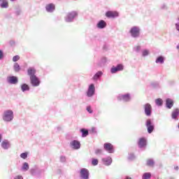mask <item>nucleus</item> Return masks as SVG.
<instances>
[{
	"mask_svg": "<svg viewBox=\"0 0 179 179\" xmlns=\"http://www.w3.org/2000/svg\"><path fill=\"white\" fill-rule=\"evenodd\" d=\"M76 16H78L77 12H71L70 13H68L66 17V22L70 23V22H72V20H73Z\"/></svg>",
	"mask_w": 179,
	"mask_h": 179,
	"instance_id": "2",
	"label": "nucleus"
},
{
	"mask_svg": "<svg viewBox=\"0 0 179 179\" xmlns=\"http://www.w3.org/2000/svg\"><path fill=\"white\" fill-rule=\"evenodd\" d=\"M179 115V109H175L172 113V118H177Z\"/></svg>",
	"mask_w": 179,
	"mask_h": 179,
	"instance_id": "25",
	"label": "nucleus"
},
{
	"mask_svg": "<svg viewBox=\"0 0 179 179\" xmlns=\"http://www.w3.org/2000/svg\"><path fill=\"white\" fill-rule=\"evenodd\" d=\"M130 32H131L132 36L136 37V36H138L140 34V29L138 27H133L130 29Z\"/></svg>",
	"mask_w": 179,
	"mask_h": 179,
	"instance_id": "9",
	"label": "nucleus"
},
{
	"mask_svg": "<svg viewBox=\"0 0 179 179\" xmlns=\"http://www.w3.org/2000/svg\"><path fill=\"white\" fill-rule=\"evenodd\" d=\"M147 145V139L145 138H140L138 140V146L140 148H144Z\"/></svg>",
	"mask_w": 179,
	"mask_h": 179,
	"instance_id": "14",
	"label": "nucleus"
},
{
	"mask_svg": "<svg viewBox=\"0 0 179 179\" xmlns=\"http://www.w3.org/2000/svg\"><path fill=\"white\" fill-rule=\"evenodd\" d=\"M178 128H179V123H178Z\"/></svg>",
	"mask_w": 179,
	"mask_h": 179,
	"instance_id": "47",
	"label": "nucleus"
},
{
	"mask_svg": "<svg viewBox=\"0 0 179 179\" xmlns=\"http://www.w3.org/2000/svg\"><path fill=\"white\" fill-rule=\"evenodd\" d=\"M1 146L4 149H8L10 146V143L8 142V141H3V142H1Z\"/></svg>",
	"mask_w": 179,
	"mask_h": 179,
	"instance_id": "21",
	"label": "nucleus"
},
{
	"mask_svg": "<svg viewBox=\"0 0 179 179\" xmlns=\"http://www.w3.org/2000/svg\"><path fill=\"white\" fill-rule=\"evenodd\" d=\"M40 84H41V80L36 76V74H34V76L32 77V85L34 87H38Z\"/></svg>",
	"mask_w": 179,
	"mask_h": 179,
	"instance_id": "10",
	"label": "nucleus"
},
{
	"mask_svg": "<svg viewBox=\"0 0 179 179\" xmlns=\"http://www.w3.org/2000/svg\"><path fill=\"white\" fill-rule=\"evenodd\" d=\"M124 67L122 64H117L116 67H112L110 72L113 73H117V71H121L123 70Z\"/></svg>",
	"mask_w": 179,
	"mask_h": 179,
	"instance_id": "12",
	"label": "nucleus"
},
{
	"mask_svg": "<svg viewBox=\"0 0 179 179\" xmlns=\"http://www.w3.org/2000/svg\"><path fill=\"white\" fill-rule=\"evenodd\" d=\"M106 17H117L119 16L118 12L109 10L106 13Z\"/></svg>",
	"mask_w": 179,
	"mask_h": 179,
	"instance_id": "11",
	"label": "nucleus"
},
{
	"mask_svg": "<svg viewBox=\"0 0 179 179\" xmlns=\"http://www.w3.org/2000/svg\"><path fill=\"white\" fill-rule=\"evenodd\" d=\"M103 148L109 153H113L114 152V148H113V145H112V143H104Z\"/></svg>",
	"mask_w": 179,
	"mask_h": 179,
	"instance_id": "7",
	"label": "nucleus"
},
{
	"mask_svg": "<svg viewBox=\"0 0 179 179\" xmlns=\"http://www.w3.org/2000/svg\"><path fill=\"white\" fill-rule=\"evenodd\" d=\"M14 69H15V71H20V64H18V63H15Z\"/></svg>",
	"mask_w": 179,
	"mask_h": 179,
	"instance_id": "30",
	"label": "nucleus"
},
{
	"mask_svg": "<svg viewBox=\"0 0 179 179\" xmlns=\"http://www.w3.org/2000/svg\"><path fill=\"white\" fill-rule=\"evenodd\" d=\"M140 49H141V46L140 45L136 46V50H140Z\"/></svg>",
	"mask_w": 179,
	"mask_h": 179,
	"instance_id": "41",
	"label": "nucleus"
},
{
	"mask_svg": "<svg viewBox=\"0 0 179 179\" xmlns=\"http://www.w3.org/2000/svg\"><path fill=\"white\" fill-rule=\"evenodd\" d=\"M144 109L146 116H151L152 108L150 103H145V105H144Z\"/></svg>",
	"mask_w": 179,
	"mask_h": 179,
	"instance_id": "4",
	"label": "nucleus"
},
{
	"mask_svg": "<svg viewBox=\"0 0 179 179\" xmlns=\"http://www.w3.org/2000/svg\"><path fill=\"white\" fill-rule=\"evenodd\" d=\"M14 179H23V177L22 176H17Z\"/></svg>",
	"mask_w": 179,
	"mask_h": 179,
	"instance_id": "39",
	"label": "nucleus"
},
{
	"mask_svg": "<svg viewBox=\"0 0 179 179\" xmlns=\"http://www.w3.org/2000/svg\"><path fill=\"white\" fill-rule=\"evenodd\" d=\"M125 179H132V178H131L129 177H127V178H125Z\"/></svg>",
	"mask_w": 179,
	"mask_h": 179,
	"instance_id": "45",
	"label": "nucleus"
},
{
	"mask_svg": "<svg viewBox=\"0 0 179 179\" xmlns=\"http://www.w3.org/2000/svg\"><path fill=\"white\" fill-rule=\"evenodd\" d=\"M98 163H99L98 159H92V164H93V166H96Z\"/></svg>",
	"mask_w": 179,
	"mask_h": 179,
	"instance_id": "33",
	"label": "nucleus"
},
{
	"mask_svg": "<svg viewBox=\"0 0 179 179\" xmlns=\"http://www.w3.org/2000/svg\"><path fill=\"white\" fill-rule=\"evenodd\" d=\"M152 177L151 173H144L142 176V179H150Z\"/></svg>",
	"mask_w": 179,
	"mask_h": 179,
	"instance_id": "22",
	"label": "nucleus"
},
{
	"mask_svg": "<svg viewBox=\"0 0 179 179\" xmlns=\"http://www.w3.org/2000/svg\"><path fill=\"white\" fill-rule=\"evenodd\" d=\"M90 172L87 169H81L80 176L82 179H89Z\"/></svg>",
	"mask_w": 179,
	"mask_h": 179,
	"instance_id": "3",
	"label": "nucleus"
},
{
	"mask_svg": "<svg viewBox=\"0 0 179 179\" xmlns=\"http://www.w3.org/2000/svg\"><path fill=\"white\" fill-rule=\"evenodd\" d=\"M20 59V56L18 55H17L16 56H14L13 57V62H17V60H19Z\"/></svg>",
	"mask_w": 179,
	"mask_h": 179,
	"instance_id": "34",
	"label": "nucleus"
},
{
	"mask_svg": "<svg viewBox=\"0 0 179 179\" xmlns=\"http://www.w3.org/2000/svg\"><path fill=\"white\" fill-rule=\"evenodd\" d=\"M95 94V87H94V84H90L89 86L87 95V96H93Z\"/></svg>",
	"mask_w": 179,
	"mask_h": 179,
	"instance_id": "6",
	"label": "nucleus"
},
{
	"mask_svg": "<svg viewBox=\"0 0 179 179\" xmlns=\"http://www.w3.org/2000/svg\"><path fill=\"white\" fill-rule=\"evenodd\" d=\"M8 2L7 1H3V3H1V8H8Z\"/></svg>",
	"mask_w": 179,
	"mask_h": 179,
	"instance_id": "32",
	"label": "nucleus"
},
{
	"mask_svg": "<svg viewBox=\"0 0 179 179\" xmlns=\"http://www.w3.org/2000/svg\"><path fill=\"white\" fill-rule=\"evenodd\" d=\"M102 74V71H98L97 73H96V74H94L93 80H98V78H99V77H101Z\"/></svg>",
	"mask_w": 179,
	"mask_h": 179,
	"instance_id": "24",
	"label": "nucleus"
},
{
	"mask_svg": "<svg viewBox=\"0 0 179 179\" xmlns=\"http://www.w3.org/2000/svg\"><path fill=\"white\" fill-rule=\"evenodd\" d=\"M164 59L163 56H159L157 58L156 63H164Z\"/></svg>",
	"mask_w": 179,
	"mask_h": 179,
	"instance_id": "29",
	"label": "nucleus"
},
{
	"mask_svg": "<svg viewBox=\"0 0 179 179\" xmlns=\"http://www.w3.org/2000/svg\"><path fill=\"white\" fill-rule=\"evenodd\" d=\"M13 118V112L12 110H6L4 112L3 119L4 121H11Z\"/></svg>",
	"mask_w": 179,
	"mask_h": 179,
	"instance_id": "1",
	"label": "nucleus"
},
{
	"mask_svg": "<svg viewBox=\"0 0 179 179\" xmlns=\"http://www.w3.org/2000/svg\"><path fill=\"white\" fill-rule=\"evenodd\" d=\"M65 157H62V160H65Z\"/></svg>",
	"mask_w": 179,
	"mask_h": 179,
	"instance_id": "44",
	"label": "nucleus"
},
{
	"mask_svg": "<svg viewBox=\"0 0 179 179\" xmlns=\"http://www.w3.org/2000/svg\"><path fill=\"white\" fill-rule=\"evenodd\" d=\"M27 71H28V75L30 76L31 84L33 85V77L34 74H36V69L33 67H29Z\"/></svg>",
	"mask_w": 179,
	"mask_h": 179,
	"instance_id": "5",
	"label": "nucleus"
},
{
	"mask_svg": "<svg viewBox=\"0 0 179 179\" xmlns=\"http://www.w3.org/2000/svg\"><path fill=\"white\" fill-rule=\"evenodd\" d=\"M3 56V53L2 52V50H0V59H1Z\"/></svg>",
	"mask_w": 179,
	"mask_h": 179,
	"instance_id": "40",
	"label": "nucleus"
},
{
	"mask_svg": "<svg viewBox=\"0 0 179 179\" xmlns=\"http://www.w3.org/2000/svg\"><path fill=\"white\" fill-rule=\"evenodd\" d=\"M29 90H30V87H29V85L27 84H23L22 85V90L23 92L24 91H29Z\"/></svg>",
	"mask_w": 179,
	"mask_h": 179,
	"instance_id": "27",
	"label": "nucleus"
},
{
	"mask_svg": "<svg viewBox=\"0 0 179 179\" xmlns=\"http://www.w3.org/2000/svg\"><path fill=\"white\" fill-rule=\"evenodd\" d=\"M178 20H179V17H178Z\"/></svg>",
	"mask_w": 179,
	"mask_h": 179,
	"instance_id": "48",
	"label": "nucleus"
},
{
	"mask_svg": "<svg viewBox=\"0 0 179 179\" xmlns=\"http://www.w3.org/2000/svg\"><path fill=\"white\" fill-rule=\"evenodd\" d=\"M87 112H89V113H93V110H92L91 106H87Z\"/></svg>",
	"mask_w": 179,
	"mask_h": 179,
	"instance_id": "37",
	"label": "nucleus"
},
{
	"mask_svg": "<svg viewBox=\"0 0 179 179\" xmlns=\"http://www.w3.org/2000/svg\"><path fill=\"white\" fill-rule=\"evenodd\" d=\"M146 127L148 128V132H149V134H151L153 129H155V125L152 124L150 119H148L146 122Z\"/></svg>",
	"mask_w": 179,
	"mask_h": 179,
	"instance_id": "8",
	"label": "nucleus"
},
{
	"mask_svg": "<svg viewBox=\"0 0 179 179\" xmlns=\"http://www.w3.org/2000/svg\"><path fill=\"white\" fill-rule=\"evenodd\" d=\"M29 163H27V162L24 163L23 166H22V169L25 170V171H27V170H29Z\"/></svg>",
	"mask_w": 179,
	"mask_h": 179,
	"instance_id": "31",
	"label": "nucleus"
},
{
	"mask_svg": "<svg viewBox=\"0 0 179 179\" xmlns=\"http://www.w3.org/2000/svg\"><path fill=\"white\" fill-rule=\"evenodd\" d=\"M107 26V24L104 20H100V21L97 24L98 28H104Z\"/></svg>",
	"mask_w": 179,
	"mask_h": 179,
	"instance_id": "17",
	"label": "nucleus"
},
{
	"mask_svg": "<svg viewBox=\"0 0 179 179\" xmlns=\"http://www.w3.org/2000/svg\"><path fill=\"white\" fill-rule=\"evenodd\" d=\"M101 152H102L101 149H96V150L95 151V153L98 155L99 153H101Z\"/></svg>",
	"mask_w": 179,
	"mask_h": 179,
	"instance_id": "38",
	"label": "nucleus"
},
{
	"mask_svg": "<svg viewBox=\"0 0 179 179\" xmlns=\"http://www.w3.org/2000/svg\"><path fill=\"white\" fill-rule=\"evenodd\" d=\"M102 160L103 161V163H105V164H106V166H109L110 164H111V163L113 162L111 157H107L106 159H102Z\"/></svg>",
	"mask_w": 179,
	"mask_h": 179,
	"instance_id": "19",
	"label": "nucleus"
},
{
	"mask_svg": "<svg viewBox=\"0 0 179 179\" xmlns=\"http://www.w3.org/2000/svg\"><path fill=\"white\" fill-rule=\"evenodd\" d=\"M176 26L178 31H179V24H176Z\"/></svg>",
	"mask_w": 179,
	"mask_h": 179,
	"instance_id": "42",
	"label": "nucleus"
},
{
	"mask_svg": "<svg viewBox=\"0 0 179 179\" xmlns=\"http://www.w3.org/2000/svg\"><path fill=\"white\" fill-rule=\"evenodd\" d=\"M166 106L169 109H171L173 106V101L172 99H166Z\"/></svg>",
	"mask_w": 179,
	"mask_h": 179,
	"instance_id": "18",
	"label": "nucleus"
},
{
	"mask_svg": "<svg viewBox=\"0 0 179 179\" xmlns=\"http://www.w3.org/2000/svg\"><path fill=\"white\" fill-rule=\"evenodd\" d=\"M1 138H2V135L0 134V142L1 141Z\"/></svg>",
	"mask_w": 179,
	"mask_h": 179,
	"instance_id": "43",
	"label": "nucleus"
},
{
	"mask_svg": "<svg viewBox=\"0 0 179 179\" xmlns=\"http://www.w3.org/2000/svg\"><path fill=\"white\" fill-rule=\"evenodd\" d=\"M45 9L47 12H54V10H55V5H54V3H49V5H47L45 6Z\"/></svg>",
	"mask_w": 179,
	"mask_h": 179,
	"instance_id": "15",
	"label": "nucleus"
},
{
	"mask_svg": "<svg viewBox=\"0 0 179 179\" xmlns=\"http://www.w3.org/2000/svg\"><path fill=\"white\" fill-rule=\"evenodd\" d=\"M71 145L74 149H79L80 148V142L79 141H73Z\"/></svg>",
	"mask_w": 179,
	"mask_h": 179,
	"instance_id": "16",
	"label": "nucleus"
},
{
	"mask_svg": "<svg viewBox=\"0 0 179 179\" xmlns=\"http://www.w3.org/2000/svg\"><path fill=\"white\" fill-rule=\"evenodd\" d=\"M155 103L158 106H162V105H163V101L161 99V98H158L157 99H155Z\"/></svg>",
	"mask_w": 179,
	"mask_h": 179,
	"instance_id": "26",
	"label": "nucleus"
},
{
	"mask_svg": "<svg viewBox=\"0 0 179 179\" xmlns=\"http://www.w3.org/2000/svg\"><path fill=\"white\" fill-rule=\"evenodd\" d=\"M20 157H21L22 159H26V158L27 157V153H26V152L21 153Z\"/></svg>",
	"mask_w": 179,
	"mask_h": 179,
	"instance_id": "35",
	"label": "nucleus"
},
{
	"mask_svg": "<svg viewBox=\"0 0 179 179\" xmlns=\"http://www.w3.org/2000/svg\"><path fill=\"white\" fill-rule=\"evenodd\" d=\"M121 98L125 102H128L131 99V96L129 94H127L126 95H122Z\"/></svg>",
	"mask_w": 179,
	"mask_h": 179,
	"instance_id": "20",
	"label": "nucleus"
},
{
	"mask_svg": "<svg viewBox=\"0 0 179 179\" xmlns=\"http://www.w3.org/2000/svg\"><path fill=\"white\" fill-rule=\"evenodd\" d=\"M149 55V50H145L143 51V56H147Z\"/></svg>",
	"mask_w": 179,
	"mask_h": 179,
	"instance_id": "36",
	"label": "nucleus"
},
{
	"mask_svg": "<svg viewBox=\"0 0 179 179\" xmlns=\"http://www.w3.org/2000/svg\"><path fill=\"white\" fill-rule=\"evenodd\" d=\"M81 132H82V136H87V135H89V131L88 129H85V128H82L80 129Z\"/></svg>",
	"mask_w": 179,
	"mask_h": 179,
	"instance_id": "23",
	"label": "nucleus"
},
{
	"mask_svg": "<svg viewBox=\"0 0 179 179\" xmlns=\"http://www.w3.org/2000/svg\"><path fill=\"white\" fill-rule=\"evenodd\" d=\"M177 49H179V43H178V45H177Z\"/></svg>",
	"mask_w": 179,
	"mask_h": 179,
	"instance_id": "46",
	"label": "nucleus"
},
{
	"mask_svg": "<svg viewBox=\"0 0 179 179\" xmlns=\"http://www.w3.org/2000/svg\"><path fill=\"white\" fill-rule=\"evenodd\" d=\"M154 164H155V162H154V160H152V159H148V160H147L148 166H153Z\"/></svg>",
	"mask_w": 179,
	"mask_h": 179,
	"instance_id": "28",
	"label": "nucleus"
},
{
	"mask_svg": "<svg viewBox=\"0 0 179 179\" xmlns=\"http://www.w3.org/2000/svg\"><path fill=\"white\" fill-rule=\"evenodd\" d=\"M7 81L10 84H17L18 83V78H17V77H15V76H13L11 77H8L7 78Z\"/></svg>",
	"mask_w": 179,
	"mask_h": 179,
	"instance_id": "13",
	"label": "nucleus"
}]
</instances>
